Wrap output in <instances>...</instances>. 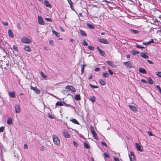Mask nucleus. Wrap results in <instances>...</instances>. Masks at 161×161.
I'll return each instance as SVG.
<instances>
[{"label": "nucleus", "instance_id": "35", "mask_svg": "<svg viewBox=\"0 0 161 161\" xmlns=\"http://www.w3.org/2000/svg\"><path fill=\"white\" fill-rule=\"evenodd\" d=\"M63 104L59 101H58L56 104V106H63Z\"/></svg>", "mask_w": 161, "mask_h": 161}, {"label": "nucleus", "instance_id": "10", "mask_svg": "<svg viewBox=\"0 0 161 161\" xmlns=\"http://www.w3.org/2000/svg\"><path fill=\"white\" fill-rule=\"evenodd\" d=\"M97 49L99 52V53L101 56L103 57L105 56V53L103 51L100 49L98 47H97Z\"/></svg>", "mask_w": 161, "mask_h": 161}, {"label": "nucleus", "instance_id": "2", "mask_svg": "<svg viewBox=\"0 0 161 161\" xmlns=\"http://www.w3.org/2000/svg\"><path fill=\"white\" fill-rule=\"evenodd\" d=\"M21 41L23 43L26 44H30L32 42L31 39H28L25 36H24L21 38Z\"/></svg>", "mask_w": 161, "mask_h": 161}, {"label": "nucleus", "instance_id": "30", "mask_svg": "<svg viewBox=\"0 0 161 161\" xmlns=\"http://www.w3.org/2000/svg\"><path fill=\"white\" fill-rule=\"evenodd\" d=\"M87 25L88 27L92 29H93L95 28L94 26L90 23H87Z\"/></svg>", "mask_w": 161, "mask_h": 161}, {"label": "nucleus", "instance_id": "21", "mask_svg": "<svg viewBox=\"0 0 161 161\" xmlns=\"http://www.w3.org/2000/svg\"><path fill=\"white\" fill-rule=\"evenodd\" d=\"M109 65L112 67H114V63L109 61H105Z\"/></svg>", "mask_w": 161, "mask_h": 161}, {"label": "nucleus", "instance_id": "44", "mask_svg": "<svg viewBox=\"0 0 161 161\" xmlns=\"http://www.w3.org/2000/svg\"><path fill=\"white\" fill-rule=\"evenodd\" d=\"M48 116L51 119H53V116L52 115V114H51L49 113L48 114Z\"/></svg>", "mask_w": 161, "mask_h": 161}, {"label": "nucleus", "instance_id": "6", "mask_svg": "<svg viewBox=\"0 0 161 161\" xmlns=\"http://www.w3.org/2000/svg\"><path fill=\"white\" fill-rule=\"evenodd\" d=\"M129 156L130 161H135V158L133 152H130V154H129Z\"/></svg>", "mask_w": 161, "mask_h": 161}, {"label": "nucleus", "instance_id": "28", "mask_svg": "<svg viewBox=\"0 0 161 161\" xmlns=\"http://www.w3.org/2000/svg\"><path fill=\"white\" fill-rule=\"evenodd\" d=\"M80 32L81 34L83 36H86L87 35L86 33L84 31L80 30Z\"/></svg>", "mask_w": 161, "mask_h": 161}, {"label": "nucleus", "instance_id": "55", "mask_svg": "<svg viewBox=\"0 0 161 161\" xmlns=\"http://www.w3.org/2000/svg\"><path fill=\"white\" fill-rule=\"evenodd\" d=\"M141 82H142L143 83H147V82L144 80V79H141Z\"/></svg>", "mask_w": 161, "mask_h": 161}, {"label": "nucleus", "instance_id": "27", "mask_svg": "<svg viewBox=\"0 0 161 161\" xmlns=\"http://www.w3.org/2000/svg\"><path fill=\"white\" fill-rule=\"evenodd\" d=\"M99 83L102 86H104L105 85V81L102 79H99Z\"/></svg>", "mask_w": 161, "mask_h": 161}, {"label": "nucleus", "instance_id": "54", "mask_svg": "<svg viewBox=\"0 0 161 161\" xmlns=\"http://www.w3.org/2000/svg\"><path fill=\"white\" fill-rule=\"evenodd\" d=\"M147 61L150 64H153V62L151 60H147Z\"/></svg>", "mask_w": 161, "mask_h": 161}, {"label": "nucleus", "instance_id": "22", "mask_svg": "<svg viewBox=\"0 0 161 161\" xmlns=\"http://www.w3.org/2000/svg\"><path fill=\"white\" fill-rule=\"evenodd\" d=\"M24 49L26 51L30 52L31 49L29 46H25L24 47Z\"/></svg>", "mask_w": 161, "mask_h": 161}, {"label": "nucleus", "instance_id": "5", "mask_svg": "<svg viewBox=\"0 0 161 161\" xmlns=\"http://www.w3.org/2000/svg\"><path fill=\"white\" fill-rule=\"evenodd\" d=\"M90 129L91 130V132L92 134L93 137H94L95 139H97V134L96 133L94 130V127L92 126H90Z\"/></svg>", "mask_w": 161, "mask_h": 161}, {"label": "nucleus", "instance_id": "1", "mask_svg": "<svg viewBox=\"0 0 161 161\" xmlns=\"http://www.w3.org/2000/svg\"><path fill=\"white\" fill-rule=\"evenodd\" d=\"M53 139L54 143L58 146L60 145V142L58 136L55 135L53 136Z\"/></svg>", "mask_w": 161, "mask_h": 161}, {"label": "nucleus", "instance_id": "50", "mask_svg": "<svg viewBox=\"0 0 161 161\" xmlns=\"http://www.w3.org/2000/svg\"><path fill=\"white\" fill-rule=\"evenodd\" d=\"M101 143L105 147H107V145L106 144V143L105 142H101Z\"/></svg>", "mask_w": 161, "mask_h": 161}, {"label": "nucleus", "instance_id": "24", "mask_svg": "<svg viewBox=\"0 0 161 161\" xmlns=\"http://www.w3.org/2000/svg\"><path fill=\"white\" fill-rule=\"evenodd\" d=\"M130 31L132 33L134 34H138L139 32V31H138L135 30L133 29H130Z\"/></svg>", "mask_w": 161, "mask_h": 161}, {"label": "nucleus", "instance_id": "38", "mask_svg": "<svg viewBox=\"0 0 161 161\" xmlns=\"http://www.w3.org/2000/svg\"><path fill=\"white\" fill-rule=\"evenodd\" d=\"M88 48L89 49L92 51H93L95 49V47H94L90 46H88Z\"/></svg>", "mask_w": 161, "mask_h": 161}, {"label": "nucleus", "instance_id": "58", "mask_svg": "<svg viewBox=\"0 0 161 161\" xmlns=\"http://www.w3.org/2000/svg\"><path fill=\"white\" fill-rule=\"evenodd\" d=\"M100 70V69L98 68H96L95 69V71H99Z\"/></svg>", "mask_w": 161, "mask_h": 161}, {"label": "nucleus", "instance_id": "29", "mask_svg": "<svg viewBox=\"0 0 161 161\" xmlns=\"http://www.w3.org/2000/svg\"><path fill=\"white\" fill-rule=\"evenodd\" d=\"M103 76L104 78H108L109 76V74L107 72H103Z\"/></svg>", "mask_w": 161, "mask_h": 161}, {"label": "nucleus", "instance_id": "45", "mask_svg": "<svg viewBox=\"0 0 161 161\" xmlns=\"http://www.w3.org/2000/svg\"><path fill=\"white\" fill-rule=\"evenodd\" d=\"M4 129V127L3 126H2L0 127V132H2L3 131Z\"/></svg>", "mask_w": 161, "mask_h": 161}, {"label": "nucleus", "instance_id": "12", "mask_svg": "<svg viewBox=\"0 0 161 161\" xmlns=\"http://www.w3.org/2000/svg\"><path fill=\"white\" fill-rule=\"evenodd\" d=\"M128 106L130 109H131L134 112H136L137 108L135 106L131 105H129Z\"/></svg>", "mask_w": 161, "mask_h": 161}, {"label": "nucleus", "instance_id": "49", "mask_svg": "<svg viewBox=\"0 0 161 161\" xmlns=\"http://www.w3.org/2000/svg\"><path fill=\"white\" fill-rule=\"evenodd\" d=\"M156 87L159 89L160 93H161V88H160L159 86L158 85H157L156 86Z\"/></svg>", "mask_w": 161, "mask_h": 161}, {"label": "nucleus", "instance_id": "16", "mask_svg": "<svg viewBox=\"0 0 161 161\" xmlns=\"http://www.w3.org/2000/svg\"><path fill=\"white\" fill-rule=\"evenodd\" d=\"M139 71L141 73L143 74H146V71L144 68H139Z\"/></svg>", "mask_w": 161, "mask_h": 161}, {"label": "nucleus", "instance_id": "11", "mask_svg": "<svg viewBox=\"0 0 161 161\" xmlns=\"http://www.w3.org/2000/svg\"><path fill=\"white\" fill-rule=\"evenodd\" d=\"M31 89L32 90H33L34 92H35L36 93L39 94L40 92V90L38 89L36 87H34L32 86H31Z\"/></svg>", "mask_w": 161, "mask_h": 161}, {"label": "nucleus", "instance_id": "7", "mask_svg": "<svg viewBox=\"0 0 161 161\" xmlns=\"http://www.w3.org/2000/svg\"><path fill=\"white\" fill-rule=\"evenodd\" d=\"M66 89L68 90L69 91H71L73 92H75V89L72 86L68 85L66 87Z\"/></svg>", "mask_w": 161, "mask_h": 161}, {"label": "nucleus", "instance_id": "20", "mask_svg": "<svg viewBox=\"0 0 161 161\" xmlns=\"http://www.w3.org/2000/svg\"><path fill=\"white\" fill-rule=\"evenodd\" d=\"M44 4L47 7L51 8L52 7V5L50 4L49 2L47 1V0H45L44 1Z\"/></svg>", "mask_w": 161, "mask_h": 161}, {"label": "nucleus", "instance_id": "39", "mask_svg": "<svg viewBox=\"0 0 161 161\" xmlns=\"http://www.w3.org/2000/svg\"><path fill=\"white\" fill-rule=\"evenodd\" d=\"M89 85L92 88H96L98 87L97 86L92 85L91 84H89Z\"/></svg>", "mask_w": 161, "mask_h": 161}, {"label": "nucleus", "instance_id": "9", "mask_svg": "<svg viewBox=\"0 0 161 161\" xmlns=\"http://www.w3.org/2000/svg\"><path fill=\"white\" fill-rule=\"evenodd\" d=\"M63 134L65 137L68 138L70 137V135L67 130H64Z\"/></svg>", "mask_w": 161, "mask_h": 161}, {"label": "nucleus", "instance_id": "14", "mask_svg": "<svg viewBox=\"0 0 161 161\" xmlns=\"http://www.w3.org/2000/svg\"><path fill=\"white\" fill-rule=\"evenodd\" d=\"M135 145L136 146V149L138 151L141 152L143 151V150L141 149V146L139 145L138 143H136Z\"/></svg>", "mask_w": 161, "mask_h": 161}, {"label": "nucleus", "instance_id": "40", "mask_svg": "<svg viewBox=\"0 0 161 161\" xmlns=\"http://www.w3.org/2000/svg\"><path fill=\"white\" fill-rule=\"evenodd\" d=\"M156 74L158 76L161 77V72H156Z\"/></svg>", "mask_w": 161, "mask_h": 161}, {"label": "nucleus", "instance_id": "51", "mask_svg": "<svg viewBox=\"0 0 161 161\" xmlns=\"http://www.w3.org/2000/svg\"><path fill=\"white\" fill-rule=\"evenodd\" d=\"M148 42V43L149 44L151 43H154L153 40V39H151Z\"/></svg>", "mask_w": 161, "mask_h": 161}, {"label": "nucleus", "instance_id": "43", "mask_svg": "<svg viewBox=\"0 0 161 161\" xmlns=\"http://www.w3.org/2000/svg\"><path fill=\"white\" fill-rule=\"evenodd\" d=\"M74 145L75 147H77L78 146V144L76 142H75L74 141H73V142Z\"/></svg>", "mask_w": 161, "mask_h": 161}, {"label": "nucleus", "instance_id": "64", "mask_svg": "<svg viewBox=\"0 0 161 161\" xmlns=\"http://www.w3.org/2000/svg\"><path fill=\"white\" fill-rule=\"evenodd\" d=\"M53 42L52 41H50L49 42V44L50 45H53Z\"/></svg>", "mask_w": 161, "mask_h": 161}, {"label": "nucleus", "instance_id": "63", "mask_svg": "<svg viewBox=\"0 0 161 161\" xmlns=\"http://www.w3.org/2000/svg\"><path fill=\"white\" fill-rule=\"evenodd\" d=\"M64 103L65 106L66 107H71V105L69 104H67V103Z\"/></svg>", "mask_w": 161, "mask_h": 161}, {"label": "nucleus", "instance_id": "18", "mask_svg": "<svg viewBox=\"0 0 161 161\" xmlns=\"http://www.w3.org/2000/svg\"><path fill=\"white\" fill-rule=\"evenodd\" d=\"M9 96L12 98H15V94L14 92H10L9 93Z\"/></svg>", "mask_w": 161, "mask_h": 161}, {"label": "nucleus", "instance_id": "52", "mask_svg": "<svg viewBox=\"0 0 161 161\" xmlns=\"http://www.w3.org/2000/svg\"><path fill=\"white\" fill-rule=\"evenodd\" d=\"M147 133H148V135L150 136H153V134L151 131H147Z\"/></svg>", "mask_w": 161, "mask_h": 161}, {"label": "nucleus", "instance_id": "32", "mask_svg": "<svg viewBox=\"0 0 161 161\" xmlns=\"http://www.w3.org/2000/svg\"><path fill=\"white\" fill-rule=\"evenodd\" d=\"M3 61L2 60H0V67L2 68H4V69H7V67H4V64H1V63H3Z\"/></svg>", "mask_w": 161, "mask_h": 161}, {"label": "nucleus", "instance_id": "15", "mask_svg": "<svg viewBox=\"0 0 161 161\" xmlns=\"http://www.w3.org/2000/svg\"><path fill=\"white\" fill-rule=\"evenodd\" d=\"M140 56L142 58L145 59H147L149 58V57L145 53H140Z\"/></svg>", "mask_w": 161, "mask_h": 161}, {"label": "nucleus", "instance_id": "19", "mask_svg": "<svg viewBox=\"0 0 161 161\" xmlns=\"http://www.w3.org/2000/svg\"><path fill=\"white\" fill-rule=\"evenodd\" d=\"M89 99L93 103L95 101L96 98L94 96H91L89 98Z\"/></svg>", "mask_w": 161, "mask_h": 161}, {"label": "nucleus", "instance_id": "59", "mask_svg": "<svg viewBox=\"0 0 161 161\" xmlns=\"http://www.w3.org/2000/svg\"><path fill=\"white\" fill-rule=\"evenodd\" d=\"M7 123L9 125H12L13 124V121H7Z\"/></svg>", "mask_w": 161, "mask_h": 161}, {"label": "nucleus", "instance_id": "48", "mask_svg": "<svg viewBox=\"0 0 161 161\" xmlns=\"http://www.w3.org/2000/svg\"><path fill=\"white\" fill-rule=\"evenodd\" d=\"M3 64L6 65L7 66V68L8 65V64H9V62H8V63H6L5 62H3L2 63Z\"/></svg>", "mask_w": 161, "mask_h": 161}, {"label": "nucleus", "instance_id": "33", "mask_svg": "<svg viewBox=\"0 0 161 161\" xmlns=\"http://www.w3.org/2000/svg\"><path fill=\"white\" fill-rule=\"evenodd\" d=\"M84 145L85 146V147L86 148H90V145L88 144L86 142H84Z\"/></svg>", "mask_w": 161, "mask_h": 161}, {"label": "nucleus", "instance_id": "8", "mask_svg": "<svg viewBox=\"0 0 161 161\" xmlns=\"http://www.w3.org/2000/svg\"><path fill=\"white\" fill-rule=\"evenodd\" d=\"M38 23L40 24L43 25L45 24L43 19L41 16L39 15L38 16Z\"/></svg>", "mask_w": 161, "mask_h": 161}, {"label": "nucleus", "instance_id": "56", "mask_svg": "<svg viewBox=\"0 0 161 161\" xmlns=\"http://www.w3.org/2000/svg\"><path fill=\"white\" fill-rule=\"evenodd\" d=\"M46 19L48 21H52V19L50 18H46Z\"/></svg>", "mask_w": 161, "mask_h": 161}, {"label": "nucleus", "instance_id": "41", "mask_svg": "<svg viewBox=\"0 0 161 161\" xmlns=\"http://www.w3.org/2000/svg\"><path fill=\"white\" fill-rule=\"evenodd\" d=\"M83 44L85 46H87L88 45V43L85 40H83Z\"/></svg>", "mask_w": 161, "mask_h": 161}, {"label": "nucleus", "instance_id": "62", "mask_svg": "<svg viewBox=\"0 0 161 161\" xmlns=\"http://www.w3.org/2000/svg\"><path fill=\"white\" fill-rule=\"evenodd\" d=\"M143 44L145 45L149 44L148 43V42H143Z\"/></svg>", "mask_w": 161, "mask_h": 161}, {"label": "nucleus", "instance_id": "57", "mask_svg": "<svg viewBox=\"0 0 161 161\" xmlns=\"http://www.w3.org/2000/svg\"><path fill=\"white\" fill-rule=\"evenodd\" d=\"M114 159L115 161H120L118 158L116 157H114Z\"/></svg>", "mask_w": 161, "mask_h": 161}, {"label": "nucleus", "instance_id": "47", "mask_svg": "<svg viewBox=\"0 0 161 161\" xmlns=\"http://www.w3.org/2000/svg\"><path fill=\"white\" fill-rule=\"evenodd\" d=\"M136 47L138 48H140L141 49H144L145 48V47H140L139 45H137L136 46Z\"/></svg>", "mask_w": 161, "mask_h": 161}, {"label": "nucleus", "instance_id": "53", "mask_svg": "<svg viewBox=\"0 0 161 161\" xmlns=\"http://www.w3.org/2000/svg\"><path fill=\"white\" fill-rule=\"evenodd\" d=\"M45 150V147H44L43 146H42L41 147V148H40V150L41 151H44Z\"/></svg>", "mask_w": 161, "mask_h": 161}, {"label": "nucleus", "instance_id": "25", "mask_svg": "<svg viewBox=\"0 0 161 161\" xmlns=\"http://www.w3.org/2000/svg\"><path fill=\"white\" fill-rule=\"evenodd\" d=\"M131 54L133 55H135L139 53V52L137 50H132L131 51Z\"/></svg>", "mask_w": 161, "mask_h": 161}, {"label": "nucleus", "instance_id": "37", "mask_svg": "<svg viewBox=\"0 0 161 161\" xmlns=\"http://www.w3.org/2000/svg\"><path fill=\"white\" fill-rule=\"evenodd\" d=\"M41 75L42 78L44 79L47 78V76L45 75L42 71L41 72Z\"/></svg>", "mask_w": 161, "mask_h": 161}, {"label": "nucleus", "instance_id": "31", "mask_svg": "<svg viewBox=\"0 0 161 161\" xmlns=\"http://www.w3.org/2000/svg\"><path fill=\"white\" fill-rule=\"evenodd\" d=\"M75 98L76 100H80V95L78 94L76 95L75 96Z\"/></svg>", "mask_w": 161, "mask_h": 161}, {"label": "nucleus", "instance_id": "26", "mask_svg": "<svg viewBox=\"0 0 161 161\" xmlns=\"http://www.w3.org/2000/svg\"><path fill=\"white\" fill-rule=\"evenodd\" d=\"M53 33V34H55L58 37H59L60 36V35L59 33L55 31L54 30L52 31Z\"/></svg>", "mask_w": 161, "mask_h": 161}, {"label": "nucleus", "instance_id": "17", "mask_svg": "<svg viewBox=\"0 0 161 161\" xmlns=\"http://www.w3.org/2000/svg\"><path fill=\"white\" fill-rule=\"evenodd\" d=\"M8 35L11 38H13L14 37L13 34L12 30L10 29H9L8 31Z\"/></svg>", "mask_w": 161, "mask_h": 161}, {"label": "nucleus", "instance_id": "3", "mask_svg": "<svg viewBox=\"0 0 161 161\" xmlns=\"http://www.w3.org/2000/svg\"><path fill=\"white\" fill-rule=\"evenodd\" d=\"M123 64L126 67L127 69L134 67V66L132 65L130 61L124 62Z\"/></svg>", "mask_w": 161, "mask_h": 161}, {"label": "nucleus", "instance_id": "4", "mask_svg": "<svg viewBox=\"0 0 161 161\" xmlns=\"http://www.w3.org/2000/svg\"><path fill=\"white\" fill-rule=\"evenodd\" d=\"M97 41L100 43L105 44H109V42L105 39L98 38H97Z\"/></svg>", "mask_w": 161, "mask_h": 161}, {"label": "nucleus", "instance_id": "42", "mask_svg": "<svg viewBox=\"0 0 161 161\" xmlns=\"http://www.w3.org/2000/svg\"><path fill=\"white\" fill-rule=\"evenodd\" d=\"M69 4L70 5L71 8H72V2L71 1V0H67Z\"/></svg>", "mask_w": 161, "mask_h": 161}, {"label": "nucleus", "instance_id": "34", "mask_svg": "<svg viewBox=\"0 0 161 161\" xmlns=\"http://www.w3.org/2000/svg\"><path fill=\"white\" fill-rule=\"evenodd\" d=\"M86 66V64H83L81 69V74H83L84 72L85 67Z\"/></svg>", "mask_w": 161, "mask_h": 161}, {"label": "nucleus", "instance_id": "61", "mask_svg": "<svg viewBox=\"0 0 161 161\" xmlns=\"http://www.w3.org/2000/svg\"><path fill=\"white\" fill-rule=\"evenodd\" d=\"M108 71L111 75H113V73L111 70L108 69Z\"/></svg>", "mask_w": 161, "mask_h": 161}, {"label": "nucleus", "instance_id": "36", "mask_svg": "<svg viewBox=\"0 0 161 161\" xmlns=\"http://www.w3.org/2000/svg\"><path fill=\"white\" fill-rule=\"evenodd\" d=\"M104 155L105 158H109L110 157V156H109L108 153L105 152L104 153Z\"/></svg>", "mask_w": 161, "mask_h": 161}, {"label": "nucleus", "instance_id": "13", "mask_svg": "<svg viewBox=\"0 0 161 161\" xmlns=\"http://www.w3.org/2000/svg\"><path fill=\"white\" fill-rule=\"evenodd\" d=\"M15 110L17 113H19L20 112V108L18 105H16L15 106Z\"/></svg>", "mask_w": 161, "mask_h": 161}, {"label": "nucleus", "instance_id": "46", "mask_svg": "<svg viewBox=\"0 0 161 161\" xmlns=\"http://www.w3.org/2000/svg\"><path fill=\"white\" fill-rule=\"evenodd\" d=\"M13 48L14 50H15L17 51H18V47L16 45L13 46Z\"/></svg>", "mask_w": 161, "mask_h": 161}, {"label": "nucleus", "instance_id": "23", "mask_svg": "<svg viewBox=\"0 0 161 161\" xmlns=\"http://www.w3.org/2000/svg\"><path fill=\"white\" fill-rule=\"evenodd\" d=\"M147 80L148 82L150 84H152L153 83V81L152 79L151 78L149 77L147 78Z\"/></svg>", "mask_w": 161, "mask_h": 161}, {"label": "nucleus", "instance_id": "60", "mask_svg": "<svg viewBox=\"0 0 161 161\" xmlns=\"http://www.w3.org/2000/svg\"><path fill=\"white\" fill-rule=\"evenodd\" d=\"M3 24L5 26H7L8 25V23L7 22H2Z\"/></svg>", "mask_w": 161, "mask_h": 161}]
</instances>
